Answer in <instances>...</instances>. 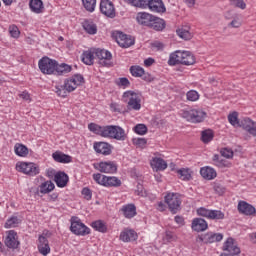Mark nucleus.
<instances>
[{"mask_svg":"<svg viewBox=\"0 0 256 256\" xmlns=\"http://www.w3.org/2000/svg\"><path fill=\"white\" fill-rule=\"evenodd\" d=\"M126 3L133 5V7H140L141 9H150L153 13H165L167 8L163 0H125Z\"/></svg>","mask_w":256,"mask_h":256,"instance_id":"nucleus-1","label":"nucleus"},{"mask_svg":"<svg viewBox=\"0 0 256 256\" xmlns=\"http://www.w3.org/2000/svg\"><path fill=\"white\" fill-rule=\"evenodd\" d=\"M195 65V56L189 51L177 50L174 53L170 54L168 65Z\"/></svg>","mask_w":256,"mask_h":256,"instance_id":"nucleus-2","label":"nucleus"},{"mask_svg":"<svg viewBox=\"0 0 256 256\" xmlns=\"http://www.w3.org/2000/svg\"><path fill=\"white\" fill-rule=\"evenodd\" d=\"M102 137H108L109 139H116L117 141H125L127 134L121 126H103Z\"/></svg>","mask_w":256,"mask_h":256,"instance_id":"nucleus-3","label":"nucleus"},{"mask_svg":"<svg viewBox=\"0 0 256 256\" xmlns=\"http://www.w3.org/2000/svg\"><path fill=\"white\" fill-rule=\"evenodd\" d=\"M180 115L190 123H202V121H205V118L207 117V113L205 111L197 109L182 110Z\"/></svg>","mask_w":256,"mask_h":256,"instance_id":"nucleus-4","label":"nucleus"},{"mask_svg":"<svg viewBox=\"0 0 256 256\" xmlns=\"http://www.w3.org/2000/svg\"><path fill=\"white\" fill-rule=\"evenodd\" d=\"M123 99H128V109L139 111L141 109V94L134 91H126L123 94Z\"/></svg>","mask_w":256,"mask_h":256,"instance_id":"nucleus-5","label":"nucleus"},{"mask_svg":"<svg viewBox=\"0 0 256 256\" xmlns=\"http://www.w3.org/2000/svg\"><path fill=\"white\" fill-rule=\"evenodd\" d=\"M57 61L50 59L49 57H43L38 62V67L44 75H53L55 74Z\"/></svg>","mask_w":256,"mask_h":256,"instance_id":"nucleus-6","label":"nucleus"},{"mask_svg":"<svg viewBox=\"0 0 256 256\" xmlns=\"http://www.w3.org/2000/svg\"><path fill=\"white\" fill-rule=\"evenodd\" d=\"M70 231H72L74 235H81L83 237L91 233L89 227L85 226V224H83L77 217L71 218Z\"/></svg>","mask_w":256,"mask_h":256,"instance_id":"nucleus-7","label":"nucleus"},{"mask_svg":"<svg viewBox=\"0 0 256 256\" xmlns=\"http://www.w3.org/2000/svg\"><path fill=\"white\" fill-rule=\"evenodd\" d=\"M112 37H114L115 41L118 43L120 47L127 49L131 47V45H135V38L124 34L121 31L113 32Z\"/></svg>","mask_w":256,"mask_h":256,"instance_id":"nucleus-8","label":"nucleus"},{"mask_svg":"<svg viewBox=\"0 0 256 256\" xmlns=\"http://www.w3.org/2000/svg\"><path fill=\"white\" fill-rule=\"evenodd\" d=\"M165 203L168 205L169 211L175 214L181 209V198H179L178 194L168 193L165 196Z\"/></svg>","mask_w":256,"mask_h":256,"instance_id":"nucleus-9","label":"nucleus"},{"mask_svg":"<svg viewBox=\"0 0 256 256\" xmlns=\"http://www.w3.org/2000/svg\"><path fill=\"white\" fill-rule=\"evenodd\" d=\"M197 214L200 217H206V219H212L215 221H219L221 219H225V213L220 210H209L207 208L201 207L197 210Z\"/></svg>","mask_w":256,"mask_h":256,"instance_id":"nucleus-10","label":"nucleus"},{"mask_svg":"<svg viewBox=\"0 0 256 256\" xmlns=\"http://www.w3.org/2000/svg\"><path fill=\"white\" fill-rule=\"evenodd\" d=\"M18 171L21 173H25V175H30L35 177V175H39V166L35 163L31 162H22L16 165Z\"/></svg>","mask_w":256,"mask_h":256,"instance_id":"nucleus-11","label":"nucleus"},{"mask_svg":"<svg viewBox=\"0 0 256 256\" xmlns=\"http://www.w3.org/2000/svg\"><path fill=\"white\" fill-rule=\"evenodd\" d=\"M71 78L64 81V85L56 87V93L59 97H67V93H71L77 89V84Z\"/></svg>","mask_w":256,"mask_h":256,"instance_id":"nucleus-12","label":"nucleus"},{"mask_svg":"<svg viewBox=\"0 0 256 256\" xmlns=\"http://www.w3.org/2000/svg\"><path fill=\"white\" fill-rule=\"evenodd\" d=\"M94 55L99 59V64L102 65V67H111V59L113 57L111 52L105 49H96Z\"/></svg>","mask_w":256,"mask_h":256,"instance_id":"nucleus-13","label":"nucleus"},{"mask_svg":"<svg viewBox=\"0 0 256 256\" xmlns=\"http://www.w3.org/2000/svg\"><path fill=\"white\" fill-rule=\"evenodd\" d=\"M100 11L102 15L110 17V19H113L115 17V6L110 0H101Z\"/></svg>","mask_w":256,"mask_h":256,"instance_id":"nucleus-14","label":"nucleus"},{"mask_svg":"<svg viewBox=\"0 0 256 256\" xmlns=\"http://www.w3.org/2000/svg\"><path fill=\"white\" fill-rule=\"evenodd\" d=\"M8 249H17L19 247V240L17 239V232L10 230L4 241Z\"/></svg>","mask_w":256,"mask_h":256,"instance_id":"nucleus-15","label":"nucleus"},{"mask_svg":"<svg viewBox=\"0 0 256 256\" xmlns=\"http://www.w3.org/2000/svg\"><path fill=\"white\" fill-rule=\"evenodd\" d=\"M239 127H243L247 133L256 137V122L250 118H244L240 121Z\"/></svg>","mask_w":256,"mask_h":256,"instance_id":"nucleus-16","label":"nucleus"},{"mask_svg":"<svg viewBox=\"0 0 256 256\" xmlns=\"http://www.w3.org/2000/svg\"><path fill=\"white\" fill-rule=\"evenodd\" d=\"M38 251L41 255L47 256L51 253V247L49 246V240L43 235L38 238Z\"/></svg>","mask_w":256,"mask_h":256,"instance_id":"nucleus-17","label":"nucleus"},{"mask_svg":"<svg viewBox=\"0 0 256 256\" xmlns=\"http://www.w3.org/2000/svg\"><path fill=\"white\" fill-rule=\"evenodd\" d=\"M200 241H202V243H206V244L219 243V241H223V234L209 232V233L205 234L204 236H201Z\"/></svg>","mask_w":256,"mask_h":256,"instance_id":"nucleus-18","label":"nucleus"},{"mask_svg":"<svg viewBox=\"0 0 256 256\" xmlns=\"http://www.w3.org/2000/svg\"><path fill=\"white\" fill-rule=\"evenodd\" d=\"M238 211L242 215H247V216H251V215H255L256 214L255 207L253 205L245 202V201H240L238 203Z\"/></svg>","mask_w":256,"mask_h":256,"instance_id":"nucleus-19","label":"nucleus"},{"mask_svg":"<svg viewBox=\"0 0 256 256\" xmlns=\"http://www.w3.org/2000/svg\"><path fill=\"white\" fill-rule=\"evenodd\" d=\"M100 173H117V164L115 162H100L96 167Z\"/></svg>","mask_w":256,"mask_h":256,"instance_id":"nucleus-20","label":"nucleus"},{"mask_svg":"<svg viewBox=\"0 0 256 256\" xmlns=\"http://www.w3.org/2000/svg\"><path fill=\"white\" fill-rule=\"evenodd\" d=\"M154 18L155 16L153 14L146 12H139L136 17L138 23L144 27H150Z\"/></svg>","mask_w":256,"mask_h":256,"instance_id":"nucleus-21","label":"nucleus"},{"mask_svg":"<svg viewBox=\"0 0 256 256\" xmlns=\"http://www.w3.org/2000/svg\"><path fill=\"white\" fill-rule=\"evenodd\" d=\"M94 150L101 155H111V145L107 142H95Z\"/></svg>","mask_w":256,"mask_h":256,"instance_id":"nucleus-22","label":"nucleus"},{"mask_svg":"<svg viewBox=\"0 0 256 256\" xmlns=\"http://www.w3.org/2000/svg\"><path fill=\"white\" fill-rule=\"evenodd\" d=\"M207 221L203 218H195L192 221V229L193 231H196L197 233H201V231H207Z\"/></svg>","mask_w":256,"mask_h":256,"instance_id":"nucleus-23","label":"nucleus"},{"mask_svg":"<svg viewBox=\"0 0 256 256\" xmlns=\"http://www.w3.org/2000/svg\"><path fill=\"white\" fill-rule=\"evenodd\" d=\"M54 181L57 187H67V183H69V176L65 172H57L54 175Z\"/></svg>","mask_w":256,"mask_h":256,"instance_id":"nucleus-24","label":"nucleus"},{"mask_svg":"<svg viewBox=\"0 0 256 256\" xmlns=\"http://www.w3.org/2000/svg\"><path fill=\"white\" fill-rule=\"evenodd\" d=\"M121 211L126 219H133L137 215V207L135 204H127L121 208Z\"/></svg>","mask_w":256,"mask_h":256,"instance_id":"nucleus-25","label":"nucleus"},{"mask_svg":"<svg viewBox=\"0 0 256 256\" xmlns=\"http://www.w3.org/2000/svg\"><path fill=\"white\" fill-rule=\"evenodd\" d=\"M105 187H121V180L115 176H103Z\"/></svg>","mask_w":256,"mask_h":256,"instance_id":"nucleus-26","label":"nucleus"},{"mask_svg":"<svg viewBox=\"0 0 256 256\" xmlns=\"http://www.w3.org/2000/svg\"><path fill=\"white\" fill-rule=\"evenodd\" d=\"M165 26V20L154 16L149 28L153 29L154 31H163V29H165Z\"/></svg>","mask_w":256,"mask_h":256,"instance_id":"nucleus-27","label":"nucleus"},{"mask_svg":"<svg viewBox=\"0 0 256 256\" xmlns=\"http://www.w3.org/2000/svg\"><path fill=\"white\" fill-rule=\"evenodd\" d=\"M200 174L204 179H208V181H211V179H215V177H217V172L211 167L201 168Z\"/></svg>","mask_w":256,"mask_h":256,"instance_id":"nucleus-28","label":"nucleus"},{"mask_svg":"<svg viewBox=\"0 0 256 256\" xmlns=\"http://www.w3.org/2000/svg\"><path fill=\"white\" fill-rule=\"evenodd\" d=\"M151 167L156 171H165L167 169V162L162 158H153L151 161Z\"/></svg>","mask_w":256,"mask_h":256,"instance_id":"nucleus-29","label":"nucleus"},{"mask_svg":"<svg viewBox=\"0 0 256 256\" xmlns=\"http://www.w3.org/2000/svg\"><path fill=\"white\" fill-rule=\"evenodd\" d=\"M29 7L32 13H37V14L43 13V9H45V7L43 6L42 0H30Z\"/></svg>","mask_w":256,"mask_h":256,"instance_id":"nucleus-30","label":"nucleus"},{"mask_svg":"<svg viewBox=\"0 0 256 256\" xmlns=\"http://www.w3.org/2000/svg\"><path fill=\"white\" fill-rule=\"evenodd\" d=\"M82 27L86 33L89 35H96L97 34V25L93 23L91 20H84L82 23Z\"/></svg>","mask_w":256,"mask_h":256,"instance_id":"nucleus-31","label":"nucleus"},{"mask_svg":"<svg viewBox=\"0 0 256 256\" xmlns=\"http://www.w3.org/2000/svg\"><path fill=\"white\" fill-rule=\"evenodd\" d=\"M121 241L124 243H129V241H135L137 239V233L135 230H126L120 234Z\"/></svg>","mask_w":256,"mask_h":256,"instance_id":"nucleus-32","label":"nucleus"},{"mask_svg":"<svg viewBox=\"0 0 256 256\" xmlns=\"http://www.w3.org/2000/svg\"><path fill=\"white\" fill-rule=\"evenodd\" d=\"M189 26H184L182 28H179L176 33L180 39H184V41H189L190 39H193V34L189 31Z\"/></svg>","mask_w":256,"mask_h":256,"instance_id":"nucleus-33","label":"nucleus"},{"mask_svg":"<svg viewBox=\"0 0 256 256\" xmlns=\"http://www.w3.org/2000/svg\"><path fill=\"white\" fill-rule=\"evenodd\" d=\"M95 52L91 50L84 51L81 56V61L84 62L85 65H93V61H95Z\"/></svg>","mask_w":256,"mask_h":256,"instance_id":"nucleus-34","label":"nucleus"},{"mask_svg":"<svg viewBox=\"0 0 256 256\" xmlns=\"http://www.w3.org/2000/svg\"><path fill=\"white\" fill-rule=\"evenodd\" d=\"M52 157L54 161H57V163H71L72 161L71 156L63 153H53Z\"/></svg>","mask_w":256,"mask_h":256,"instance_id":"nucleus-35","label":"nucleus"},{"mask_svg":"<svg viewBox=\"0 0 256 256\" xmlns=\"http://www.w3.org/2000/svg\"><path fill=\"white\" fill-rule=\"evenodd\" d=\"M39 189L40 193L47 195V193H51L55 189V184L51 181H45L39 186Z\"/></svg>","mask_w":256,"mask_h":256,"instance_id":"nucleus-36","label":"nucleus"},{"mask_svg":"<svg viewBox=\"0 0 256 256\" xmlns=\"http://www.w3.org/2000/svg\"><path fill=\"white\" fill-rule=\"evenodd\" d=\"M14 151L18 157H27L29 155V149L23 144H15Z\"/></svg>","mask_w":256,"mask_h":256,"instance_id":"nucleus-37","label":"nucleus"},{"mask_svg":"<svg viewBox=\"0 0 256 256\" xmlns=\"http://www.w3.org/2000/svg\"><path fill=\"white\" fill-rule=\"evenodd\" d=\"M91 227L95 231H99V233H107V224H105L103 220H97L92 222Z\"/></svg>","mask_w":256,"mask_h":256,"instance_id":"nucleus-38","label":"nucleus"},{"mask_svg":"<svg viewBox=\"0 0 256 256\" xmlns=\"http://www.w3.org/2000/svg\"><path fill=\"white\" fill-rule=\"evenodd\" d=\"M66 73H71V66L67 64H57L56 62V68H55V75H66Z\"/></svg>","mask_w":256,"mask_h":256,"instance_id":"nucleus-39","label":"nucleus"},{"mask_svg":"<svg viewBox=\"0 0 256 256\" xmlns=\"http://www.w3.org/2000/svg\"><path fill=\"white\" fill-rule=\"evenodd\" d=\"M179 179L182 181H191V171L186 168L179 169L177 171Z\"/></svg>","mask_w":256,"mask_h":256,"instance_id":"nucleus-40","label":"nucleus"},{"mask_svg":"<svg viewBox=\"0 0 256 256\" xmlns=\"http://www.w3.org/2000/svg\"><path fill=\"white\" fill-rule=\"evenodd\" d=\"M89 131L91 133H95V135H100V137H103V126H99V124L96 123H90L88 125Z\"/></svg>","mask_w":256,"mask_h":256,"instance_id":"nucleus-41","label":"nucleus"},{"mask_svg":"<svg viewBox=\"0 0 256 256\" xmlns=\"http://www.w3.org/2000/svg\"><path fill=\"white\" fill-rule=\"evenodd\" d=\"M130 73L133 77H143V75H145V69L141 66H132L130 68Z\"/></svg>","mask_w":256,"mask_h":256,"instance_id":"nucleus-42","label":"nucleus"},{"mask_svg":"<svg viewBox=\"0 0 256 256\" xmlns=\"http://www.w3.org/2000/svg\"><path fill=\"white\" fill-rule=\"evenodd\" d=\"M82 3L86 11L93 13V11H95V6L97 5V0H82Z\"/></svg>","mask_w":256,"mask_h":256,"instance_id":"nucleus-43","label":"nucleus"},{"mask_svg":"<svg viewBox=\"0 0 256 256\" xmlns=\"http://www.w3.org/2000/svg\"><path fill=\"white\" fill-rule=\"evenodd\" d=\"M21 223V220L17 216H12L10 219H8L5 223L6 229H11L13 227H17Z\"/></svg>","mask_w":256,"mask_h":256,"instance_id":"nucleus-44","label":"nucleus"},{"mask_svg":"<svg viewBox=\"0 0 256 256\" xmlns=\"http://www.w3.org/2000/svg\"><path fill=\"white\" fill-rule=\"evenodd\" d=\"M238 115L239 114L237 112H233L228 115V121H229L230 125H233V127H239V125L241 123L239 121Z\"/></svg>","mask_w":256,"mask_h":256,"instance_id":"nucleus-45","label":"nucleus"},{"mask_svg":"<svg viewBox=\"0 0 256 256\" xmlns=\"http://www.w3.org/2000/svg\"><path fill=\"white\" fill-rule=\"evenodd\" d=\"M213 131L212 130H204L202 131L201 139L203 143H209L213 141Z\"/></svg>","mask_w":256,"mask_h":256,"instance_id":"nucleus-46","label":"nucleus"},{"mask_svg":"<svg viewBox=\"0 0 256 256\" xmlns=\"http://www.w3.org/2000/svg\"><path fill=\"white\" fill-rule=\"evenodd\" d=\"M241 16L235 15L233 20L228 24V27H232L233 29H239L242 25Z\"/></svg>","mask_w":256,"mask_h":256,"instance_id":"nucleus-47","label":"nucleus"},{"mask_svg":"<svg viewBox=\"0 0 256 256\" xmlns=\"http://www.w3.org/2000/svg\"><path fill=\"white\" fill-rule=\"evenodd\" d=\"M133 131L137 133V135H146L147 134V126L145 124H137Z\"/></svg>","mask_w":256,"mask_h":256,"instance_id":"nucleus-48","label":"nucleus"},{"mask_svg":"<svg viewBox=\"0 0 256 256\" xmlns=\"http://www.w3.org/2000/svg\"><path fill=\"white\" fill-rule=\"evenodd\" d=\"M230 4L233 5V7H236L237 9H247V4L243 0H229Z\"/></svg>","mask_w":256,"mask_h":256,"instance_id":"nucleus-49","label":"nucleus"},{"mask_svg":"<svg viewBox=\"0 0 256 256\" xmlns=\"http://www.w3.org/2000/svg\"><path fill=\"white\" fill-rule=\"evenodd\" d=\"M188 101H199V92L195 90H190L186 94Z\"/></svg>","mask_w":256,"mask_h":256,"instance_id":"nucleus-50","label":"nucleus"},{"mask_svg":"<svg viewBox=\"0 0 256 256\" xmlns=\"http://www.w3.org/2000/svg\"><path fill=\"white\" fill-rule=\"evenodd\" d=\"M133 145H136V147H140L143 149L145 145H147V139L145 138H133L132 140Z\"/></svg>","mask_w":256,"mask_h":256,"instance_id":"nucleus-51","label":"nucleus"},{"mask_svg":"<svg viewBox=\"0 0 256 256\" xmlns=\"http://www.w3.org/2000/svg\"><path fill=\"white\" fill-rule=\"evenodd\" d=\"M9 33H10L11 37H13L14 39H18L19 35H21L19 28L15 25H11L9 27Z\"/></svg>","mask_w":256,"mask_h":256,"instance_id":"nucleus-52","label":"nucleus"},{"mask_svg":"<svg viewBox=\"0 0 256 256\" xmlns=\"http://www.w3.org/2000/svg\"><path fill=\"white\" fill-rule=\"evenodd\" d=\"M214 191H215V193H217V195H223L225 193V191H227V189L225 188V186H223V184L215 183Z\"/></svg>","mask_w":256,"mask_h":256,"instance_id":"nucleus-53","label":"nucleus"},{"mask_svg":"<svg viewBox=\"0 0 256 256\" xmlns=\"http://www.w3.org/2000/svg\"><path fill=\"white\" fill-rule=\"evenodd\" d=\"M72 81H74V83L76 84L77 87H79V85H81L82 83L85 82V78H83V75L80 74H76L74 75L72 78H70Z\"/></svg>","mask_w":256,"mask_h":256,"instance_id":"nucleus-54","label":"nucleus"},{"mask_svg":"<svg viewBox=\"0 0 256 256\" xmlns=\"http://www.w3.org/2000/svg\"><path fill=\"white\" fill-rule=\"evenodd\" d=\"M222 157H225L226 159H231L233 157V150L229 149V148H223L220 151Z\"/></svg>","mask_w":256,"mask_h":256,"instance_id":"nucleus-55","label":"nucleus"},{"mask_svg":"<svg viewBox=\"0 0 256 256\" xmlns=\"http://www.w3.org/2000/svg\"><path fill=\"white\" fill-rule=\"evenodd\" d=\"M82 195H84V199H86L87 201H91V197H93L89 188H83Z\"/></svg>","mask_w":256,"mask_h":256,"instance_id":"nucleus-56","label":"nucleus"},{"mask_svg":"<svg viewBox=\"0 0 256 256\" xmlns=\"http://www.w3.org/2000/svg\"><path fill=\"white\" fill-rule=\"evenodd\" d=\"M165 239L171 243V241H177V236L171 231H166Z\"/></svg>","mask_w":256,"mask_h":256,"instance_id":"nucleus-57","label":"nucleus"},{"mask_svg":"<svg viewBox=\"0 0 256 256\" xmlns=\"http://www.w3.org/2000/svg\"><path fill=\"white\" fill-rule=\"evenodd\" d=\"M103 175L97 173V174H93V179L94 181H96V183H98V185H103L105 187V184L103 183Z\"/></svg>","mask_w":256,"mask_h":256,"instance_id":"nucleus-58","label":"nucleus"},{"mask_svg":"<svg viewBox=\"0 0 256 256\" xmlns=\"http://www.w3.org/2000/svg\"><path fill=\"white\" fill-rule=\"evenodd\" d=\"M118 85H121L122 87H128L129 79H127V78H120V81H119Z\"/></svg>","mask_w":256,"mask_h":256,"instance_id":"nucleus-59","label":"nucleus"},{"mask_svg":"<svg viewBox=\"0 0 256 256\" xmlns=\"http://www.w3.org/2000/svg\"><path fill=\"white\" fill-rule=\"evenodd\" d=\"M156 209L157 211H165V209H167V206L163 202H158Z\"/></svg>","mask_w":256,"mask_h":256,"instance_id":"nucleus-60","label":"nucleus"},{"mask_svg":"<svg viewBox=\"0 0 256 256\" xmlns=\"http://www.w3.org/2000/svg\"><path fill=\"white\" fill-rule=\"evenodd\" d=\"M216 167H227V161L220 158V160H218V162H216Z\"/></svg>","mask_w":256,"mask_h":256,"instance_id":"nucleus-61","label":"nucleus"},{"mask_svg":"<svg viewBox=\"0 0 256 256\" xmlns=\"http://www.w3.org/2000/svg\"><path fill=\"white\" fill-rule=\"evenodd\" d=\"M152 47H154V49H157V51H161V49H163V43H161V42H154L152 44Z\"/></svg>","mask_w":256,"mask_h":256,"instance_id":"nucleus-62","label":"nucleus"},{"mask_svg":"<svg viewBox=\"0 0 256 256\" xmlns=\"http://www.w3.org/2000/svg\"><path fill=\"white\" fill-rule=\"evenodd\" d=\"M155 63V60L153 58H147L145 61H144V65L146 67H151V65H153Z\"/></svg>","mask_w":256,"mask_h":256,"instance_id":"nucleus-63","label":"nucleus"},{"mask_svg":"<svg viewBox=\"0 0 256 256\" xmlns=\"http://www.w3.org/2000/svg\"><path fill=\"white\" fill-rule=\"evenodd\" d=\"M175 222L178 224V225H184L185 223V220L183 219L182 216H175Z\"/></svg>","mask_w":256,"mask_h":256,"instance_id":"nucleus-64","label":"nucleus"}]
</instances>
